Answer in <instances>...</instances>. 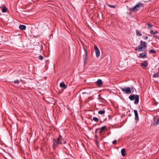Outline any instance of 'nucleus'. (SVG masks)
Masks as SVG:
<instances>
[{
  "label": "nucleus",
  "mask_w": 159,
  "mask_h": 159,
  "mask_svg": "<svg viewBox=\"0 0 159 159\" xmlns=\"http://www.w3.org/2000/svg\"><path fill=\"white\" fill-rule=\"evenodd\" d=\"M153 37H156V36L154 35V36H153Z\"/></svg>",
  "instance_id": "nucleus-32"
},
{
  "label": "nucleus",
  "mask_w": 159,
  "mask_h": 159,
  "mask_svg": "<svg viewBox=\"0 0 159 159\" xmlns=\"http://www.w3.org/2000/svg\"><path fill=\"white\" fill-rule=\"evenodd\" d=\"M85 93H82V94H85Z\"/></svg>",
  "instance_id": "nucleus-33"
},
{
  "label": "nucleus",
  "mask_w": 159,
  "mask_h": 159,
  "mask_svg": "<svg viewBox=\"0 0 159 159\" xmlns=\"http://www.w3.org/2000/svg\"><path fill=\"white\" fill-rule=\"evenodd\" d=\"M104 113H105V111L104 110L99 111H98V113L99 114H100L101 115L103 114Z\"/></svg>",
  "instance_id": "nucleus-19"
},
{
  "label": "nucleus",
  "mask_w": 159,
  "mask_h": 159,
  "mask_svg": "<svg viewBox=\"0 0 159 159\" xmlns=\"http://www.w3.org/2000/svg\"><path fill=\"white\" fill-rule=\"evenodd\" d=\"M108 5L111 7V8H115L116 7V5H110L109 4H108Z\"/></svg>",
  "instance_id": "nucleus-24"
},
{
  "label": "nucleus",
  "mask_w": 159,
  "mask_h": 159,
  "mask_svg": "<svg viewBox=\"0 0 159 159\" xmlns=\"http://www.w3.org/2000/svg\"><path fill=\"white\" fill-rule=\"evenodd\" d=\"M93 120L97 122L98 120V119L96 117H93Z\"/></svg>",
  "instance_id": "nucleus-23"
},
{
  "label": "nucleus",
  "mask_w": 159,
  "mask_h": 159,
  "mask_svg": "<svg viewBox=\"0 0 159 159\" xmlns=\"http://www.w3.org/2000/svg\"><path fill=\"white\" fill-rule=\"evenodd\" d=\"M99 97H100V95H99Z\"/></svg>",
  "instance_id": "nucleus-35"
},
{
  "label": "nucleus",
  "mask_w": 159,
  "mask_h": 159,
  "mask_svg": "<svg viewBox=\"0 0 159 159\" xmlns=\"http://www.w3.org/2000/svg\"><path fill=\"white\" fill-rule=\"evenodd\" d=\"M146 56V53H142L139 54V57H145Z\"/></svg>",
  "instance_id": "nucleus-17"
},
{
  "label": "nucleus",
  "mask_w": 159,
  "mask_h": 159,
  "mask_svg": "<svg viewBox=\"0 0 159 159\" xmlns=\"http://www.w3.org/2000/svg\"><path fill=\"white\" fill-rule=\"evenodd\" d=\"M120 88L122 90L123 92L125 93H131L134 92V90L133 87H125L123 88L122 87H120Z\"/></svg>",
  "instance_id": "nucleus-1"
},
{
  "label": "nucleus",
  "mask_w": 159,
  "mask_h": 159,
  "mask_svg": "<svg viewBox=\"0 0 159 159\" xmlns=\"http://www.w3.org/2000/svg\"><path fill=\"white\" fill-rule=\"evenodd\" d=\"M116 142H117V141L116 140H114L112 142V143L113 144H116Z\"/></svg>",
  "instance_id": "nucleus-28"
},
{
  "label": "nucleus",
  "mask_w": 159,
  "mask_h": 159,
  "mask_svg": "<svg viewBox=\"0 0 159 159\" xmlns=\"http://www.w3.org/2000/svg\"><path fill=\"white\" fill-rule=\"evenodd\" d=\"M39 58L40 60H42L43 59V57L42 55H40L39 56Z\"/></svg>",
  "instance_id": "nucleus-26"
},
{
  "label": "nucleus",
  "mask_w": 159,
  "mask_h": 159,
  "mask_svg": "<svg viewBox=\"0 0 159 159\" xmlns=\"http://www.w3.org/2000/svg\"><path fill=\"white\" fill-rule=\"evenodd\" d=\"M99 129H96V131H95V132H97V131L99 130Z\"/></svg>",
  "instance_id": "nucleus-31"
},
{
  "label": "nucleus",
  "mask_w": 159,
  "mask_h": 159,
  "mask_svg": "<svg viewBox=\"0 0 159 159\" xmlns=\"http://www.w3.org/2000/svg\"><path fill=\"white\" fill-rule=\"evenodd\" d=\"M121 152L122 156L123 157L125 155V148H123L121 150Z\"/></svg>",
  "instance_id": "nucleus-14"
},
{
  "label": "nucleus",
  "mask_w": 159,
  "mask_h": 159,
  "mask_svg": "<svg viewBox=\"0 0 159 159\" xmlns=\"http://www.w3.org/2000/svg\"><path fill=\"white\" fill-rule=\"evenodd\" d=\"M148 28L149 29L151 28L152 27V25L150 23H148L147 24Z\"/></svg>",
  "instance_id": "nucleus-25"
},
{
  "label": "nucleus",
  "mask_w": 159,
  "mask_h": 159,
  "mask_svg": "<svg viewBox=\"0 0 159 159\" xmlns=\"http://www.w3.org/2000/svg\"><path fill=\"white\" fill-rule=\"evenodd\" d=\"M143 6V5L142 3H138L135 6L131 8L130 10L132 11H136L139 10Z\"/></svg>",
  "instance_id": "nucleus-4"
},
{
  "label": "nucleus",
  "mask_w": 159,
  "mask_h": 159,
  "mask_svg": "<svg viewBox=\"0 0 159 159\" xmlns=\"http://www.w3.org/2000/svg\"><path fill=\"white\" fill-rule=\"evenodd\" d=\"M148 63L147 61H144L143 63H141V66L144 67H146L148 66Z\"/></svg>",
  "instance_id": "nucleus-12"
},
{
  "label": "nucleus",
  "mask_w": 159,
  "mask_h": 159,
  "mask_svg": "<svg viewBox=\"0 0 159 159\" xmlns=\"http://www.w3.org/2000/svg\"><path fill=\"white\" fill-rule=\"evenodd\" d=\"M97 84L98 85H101L102 84V81L101 80L99 79L96 82Z\"/></svg>",
  "instance_id": "nucleus-16"
},
{
  "label": "nucleus",
  "mask_w": 159,
  "mask_h": 159,
  "mask_svg": "<svg viewBox=\"0 0 159 159\" xmlns=\"http://www.w3.org/2000/svg\"><path fill=\"white\" fill-rule=\"evenodd\" d=\"M64 143L65 144L66 143V142H64Z\"/></svg>",
  "instance_id": "nucleus-34"
},
{
  "label": "nucleus",
  "mask_w": 159,
  "mask_h": 159,
  "mask_svg": "<svg viewBox=\"0 0 159 159\" xmlns=\"http://www.w3.org/2000/svg\"><path fill=\"white\" fill-rule=\"evenodd\" d=\"M149 52L151 53H154L156 52V51L153 49H152L149 50Z\"/></svg>",
  "instance_id": "nucleus-22"
},
{
  "label": "nucleus",
  "mask_w": 159,
  "mask_h": 159,
  "mask_svg": "<svg viewBox=\"0 0 159 159\" xmlns=\"http://www.w3.org/2000/svg\"><path fill=\"white\" fill-rule=\"evenodd\" d=\"M7 9L5 7H3L2 9V12H6Z\"/></svg>",
  "instance_id": "nucleus-21"
},
{
  "label": "nucleus",
  "mask_w": 159,
  "mask_h": 159,
  "mask_svg": "<svg viewBox=\"0 0 159 159\" xmlns=\"http://www.w3.org/2000/svg\"><path fill=\"white\" fill-rule=\"evenodd\" d=\"M136 34L137 35L139 36H141L142 35V34L140 33L139 30H136Z\"/></svg>",
  "instance_id": "nucleus-18"
},
{
  "label": "nucleus",
  "mask_w": 159,
  "mask_h": 159,
  "mask_svg": "<svg viewBox=\"0 0 159 159\" xmlns=\"http://www.w3.org/2000/svg\"><path fill=\"white\" fill-rule=\"evenodd\" d=\"M157 76V74H154L153 76L154 77H156Z\"/></svg>",
  "instance_id": "nucleus-29"
},
{
  "label": "nucleus",
  "mask_w": 159,
  "mask_h": 159,
  "mask_svg": "<svg viewBox=\"0 0 159 159\" xmlns=\"http://www.w3.org/2000/svg\"><path fill=\"white\" fill-rule=\"evenodd\" d=\"M140 45L143 48L146 47H147V44L145 42H143V41H141Z\"/></svg>",
  "instance_id": "nucleus-15"
},
{
  "label": "nucleus",
  "mask_w": 159,
  "mask_h": 159,
  "mask_svg": "<svg viewBox=\"0 0 159 159\" xmlns=\"http://www.w3.org/2000/svg\"><path fill=\"white\" fill-rule=\"evenodd\" d=\"M19 28L22 30H25L26 28V26L25 25H20L19 26Z\"/></svg>",
  "instance_id": "nucleus-11"
},
{
  "label": "nucleus",
  "mask_w": 159,
  "mask_h": 159,
  "mask_svg": "<svg viewBox=\"0 0 159 159\" xmlns=\"http://www.w3.org/2000/svg\"><path fill=\"white\" fill-rule=\"evenodd\" d=\"M94 48L95 50V53H96V56L98 57H99L100 54V51L97 47V46L96 45H95L94 46Z\"/></svg>",
  "instance_id": "nucleus-5"
},
{
  "label": "nucleus",
  "mask_w": 159,
  "mask_h": 159,
  "mask_svg": "<svg viewBox=\"0 0 159 159\" xmlns=\"http://www.w3.org/2000/svg\"><path fill=\"white\" fill-rule=\"evenodd\" d=\"M62 140V137L61 135H60L59 137L57 138V140L54 139H53L54 142L53 144V147L54 148L57 146V144H62V142H61Z\"/></svg>",
  "instance_id": "nucleus-2"
},
{
  "label": "nucleus",
  "mask_w": 159,
  "mask_h": 159,
  "mask_svg": "<svg viewBox=\"0 0 159 159\" xmlns=\"http://www.w3.org/2000/svg\"><path fill=\"white\" fill-rule=\"evenodd\" d=\"M143 48V47L140 44L136 47L135 50L138 52H141Z\"/></svg>",
  "instance_id": "nucleus-7"
},
{
  "label": "nucleus",
  "mask_w": 159,
  "mask_h": 159,
  "mask_svg": "<svg viewBox=\"0 0 159 159\" xmlns=\"http://www.w3.org/2000/svg\"><path fill=\"white\" fill-rule=\"evenodd\" d=\"M14 83H18L19 82V81L18 80H15L14 81Z\"/></svg>",
  "instance_id": "nucleus-27"
},
{
  "label": "nucleus",
  "mask_w": 159,
  "mask_h": 159,
  "mask_svg": "<svg viewBox=\"0 0 159 159\" xmlns=\"http://www.w3.org/2000/svg\"><path fill=\"white\" fill-rule=\"evenodd\" d=\"M155 120V123L154 124V125L157 126L159 124V119L158 118H156Z\"/></svg>",
  "instance_id": "nucleus-13"
},
{
  "label": "nucleus",
  "mask_w": 159,
  "mask_h": 159,
  "mask_svg": "<svg viewBox=\"0 0 159 159\" xmlns=\"http://www.w3.org/2000/svg\"><path fill=\"white\" fill-rule=\"evenodd\" d=\"M139 96L136 95L135 96L134 94L130 96L129 97V99L131 101H133L135 99V101L134 103L135 104H137L138 103L139 101Z\"/></svg>",
  "instance_id": "nucleus-3"
},
{
  "label": "nucleus",
  "mask_w": 159,
  "mask_h": 159,
  "mask_svg": "<svg viewBox=\"0 0 159 159\" xmlns=\"http://www.w3.org/2000/svg\"><path fill=\"white\" fill-rule=\"evenodd\" d=\"M148 38V36H146L145 38V39H147Z\"/></svg>",
  "instance_id": "nucleus-30"
},
{
  "label": "nucleus",
  "mask_w": 159,
  "mask_h": 159,
  "mask_svg": "<svg viewBox=\"0 0 159 159\" xmlns=\"http://www.w3.org/2000/svg\"><path fill=\"white\" fill-rule=\"evenodd\" d=\"M83 48L84 49V55L83 56V60L84 61V66H85V63H86V58H87V52L86 50L84 49V47H83Z\"/></svg>",
  "instance_id": "nucleus-6"
},
{
  "label": "nucleus",
  "mask_w": 159,
  "mask_h": 159,
  "mask_svg": "<svg viewBox=\"0 0 159 159\" xmlns=\"http://www.w3.org/2000/svg\"><path fill=\"white\" fill-rule=\"evenodd\" d=\"M150 33L151 34H157V31H155V32H153V30H151L150 31Z\"/></svg>",
  "instance_id": "nucleus-20"
},
{
  "label": "nucleus",
  "mask_w": 159,
  "mask_h": 159,
  "mask_svg": "<svg viewBox=\"0 0 159 159\" xmlns=\"http://www.w3.org/2000/svg\"><path fill=\"white\" fill-rule=\"evenodd\" d=\"M107 129V127L105 126H103L101 127L100 129L99 133L100 134H102V133L103 132L105 131Z\"/></svg>",
  "instance_id": "nucleus-8"
},
{
  "label": "nucleus",
  "mask_w": 159,
  "mask_h": 159,
  "mask_svg": "<svg viewBox=\"0 0 159 159\" xmlns=\"http://www.w3.org/2000/svg\"><path fill=\"white\" fill-rule=\"evenodd\" d=\"M60 86L61 87L64 89H66L67 87L66 86L64 82L61 83L60 84Z\"/></svg>",
  "instance_id": "nucleus-10"
},
{
  "label": "nucleus",
  "mask_w": 159,
  "mask_h": 159,
  "mask_svg": "<svg viewBox=\"0 0 159 159\" xmlns=\"http://www.w3.org/2000/svg\"><path fill=\"white\" fill-rule=\"evenodd\" d=\"M134 112L135 115V119L136 120H139V117L137 111L136 110H134Z\"/></svg>",
  "instance_id": "nucleus-9"
}]
</instances>
